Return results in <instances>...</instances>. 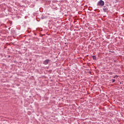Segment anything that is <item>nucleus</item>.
<instances>
[{"instance_id": "5", "label": "nucleus", "mask_w": 124, "mask_h": 124, "mask_svg": "<svg viewBox=\"0 0 124 124\" xmlns=\"http://www.w3.org/2000/svg\"><path fill=\"white\" fill-rule=\"evenodd\" d=\"M118 76L117 75H116L115 76H114V77H113V78H114V79H117V78H118Z\"/></svg>"}, {"instance_id": "2", "label": "nucleus", "mask_w": 124, "mask_h": 124, "mask_svg": "<svg viewBox=\"0 0 124 124\" xmlns=\"http://www.w3.org/2000/svg\"><path fill=\"white\" fill-rule=\"evenodd\" d=\"M50 62V60H46L44 62V64H48L49 62Z\"/></svg>"}, {"instance_id": "6", "label": "nucleus", "mask_w": 124, "mask_h": 124, "mask_svg": "<svg viewBox=\"0 0 124 124\" xmlns=\"http://www.w3.org/2000/svg\"><path fill=\"white\" fill-rule=\"evenodd\" d=\"M112 83H114V82H115V81H116V80L115 79H112Z\"/></svg>"}, {"instance_id": "3", "label": "nucleus", "mask_w": 124, "mask_h": 124, "mask_svg": "<svg viewBox=\"0 0 124 124\" xmlns=\"http://www.w3.org/2000/svg\"><path fill=\"white\" fill-rule=\"evenodd\" d=\"M103 11H104V12H107V11H108V9L106 8H104Z\"/></svg>"}, {"instance_id": "1", "label": "nucleus", "mask_w": 124, "mask_h": 124, "mask_svg": "<svg viewBox=\"0 0 124 124\" xmlns=\"http://www.w3.org/2000/svg\"><path fill=\"white\" fill-rule=\"evenodd\" d=\"M98 6H103L104 5V1L102 0H100L97 3Z\"/></svg>"}, {"instance_id": "4", "label": "nucleus", "mask_w": 124, "mask_h": 124, "mask_svg": "<svg viewBox=\"0 0 124 124\" xmlns=\"http://www.w3.org/2000/svg\"><path fill=\"white\" fill-rule=\"evenodd\" d=\"M93 59L94 60V61H95V60H96V57L93 56Z\"/></svg>"}]
</instances>
